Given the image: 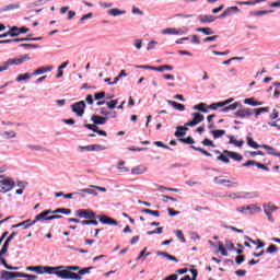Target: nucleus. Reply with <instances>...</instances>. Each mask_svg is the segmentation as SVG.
Listing matches in <instances>:
<instances>
[{
  "label": "nucleus",
  "instance_id": "nucleus-1",
  "mask_svg": "<svg viewBox=\"0 0 280 280\" xmlns=\"http://www.w3.org/2000/svg\"><path fill=\"white\" fill-rule=\"evenodd\" d=\"M80 270V266H63L61 272H58V275L60 279L82 280V277L79 275Z\"/></svg>",
  "mask_w": 280,
  "mask_h": 280
},
{
  "label": "nucleus",
  "instance_id": "nucleus-2",
  "mask_svg": "<svg viewBox=\"0 0 280 280\" xmlns=\"http://www.w3.org/2000/svg\"><path fill=\"white\" fill-rule=\"evenodd\" d=\"M178 141H180L182 143H186V145H190L191 150H195V152H200L201 154H203V156H213V154H211L207 150L194 145V143H196V140H194L191 136H188L187 138H179Z\"/></svg>",
  "mask_w": 280,
  "mask_h": 280
},
{
  "label": "nucleus",
  "instance_id": "nucleus-3",
  "mask_svg": "<svg viewBox=\"0 0 280 280\" xmlns=\"http://www.w3.org/2000/svg\"><path fill=\"white\" fill-rule=\"evenodd\" d=\"M28 60H32L30 55H21L18 58L8 59L4 62L7 65V68L10 69V67H12V66L19 67V66L23 65V62H27Z\"/></svg>",
  "mask_w": 280,
  "mask_h": 280
},
{
  "label": "nucleus",
  "instance_id": "nucleus-4",
  "mask_svg": "<svg viewBox=\"0 0 280 280\" xmlns=\"http://www.w3.org/2000/svg\"><path fill=\"white\" fill-rule=\"evenodd\" d=\"M74 215L83 218L84 220H94V218H97V214L91 209H79L75 211Z\"/></svg>",
  "mask_w": 280,
  "mask_h": 280
},
{
  "label": "nucleus",
  "instance_id": "nucleus-5",
  "mask_svg": "<svg viewBox=\"0 0 280 280\" xmlns=\"http://www.w3.org/2000/svg\"><path fill=\"white\" fill-rule=\"evenodd\" d=\"M71 108H72V113L77 114V117H83L84 110L86 109V102L79 101V102L72 104Z\"/></svg>",
  "mask_w": 280,
  "mask_h": 280
},
{
  "label": "nucleus",
  "instance_id": "nucleus-6",
  "mask_svg": "<svg viewBox=\"0 0 280 280\" xmlns=\"http://www.w3.org/2000/svg\"><path fill=\"white\" fill-rule=\"evenodd\" d=\"M84 150L86 152H102L104 150H106V147L102 145V144H90V145H79L78 147V152H84Z\"/></svg>",
  "mask_w": 280,
  "mask_h": 280
},
{
  "label": "nucleus",
  "instance_id": "nucleus-7",
  "mask_svg": "<svg viewBox=\"0 0 280 280\" xmlns=\"http://www.w3.org/2000/svg\"><path fill=\"white\" fill-rule=\"evenodd\" d=\"M205 121V115L200 113H192V119L185 124L186 127L194 128V126H198V124H202Z\"/></svg>",
  "mask_w": 280,
  "mask_h": 280
},
{
  "label": "nucleus",
  "instance_id": "nucleus-8",
  "mask_svg": "<svg viewBox=\"0 0 280 280\" xmlns=\"http://www.w3.org/2000/svg\"><path fill=\"white\" fill-rule=\"evenodd\" d=\"M62 268H65V266H57V267H51V266H43L42 272L43 275H56V277L60 276L58 275V272H62Z\"/></svg>",
  "mask_w": 280,
  "mask_h": 280
},
{
  "label": "nucleus",
  "instance_id": "nucleus-9",
  "mask_svg": "<svg viewBox=\"0 0 280 280\" xmlns=\"http://www.w3.org/2000/svg\"><path fill=\"white\" fill-rule=\"evenodd\" d=\"M0 279L1 280L21 279V272L1 270L0 271Z\"/></svg>",
  "mask_w": 280,
  "mask_h": 280
},
{
  "label": "nucleus",
  "instance_id": "nucleus-10",
  "mask_svg": "<svg viewBox=\"0 0 280 280\" xmlns=\"http://www.w3.org/2000/svg\"><path fill=\"white\" fill-rule=\"evenodd\" d=\"M232 102H235V98L230 97L222 102L212 103L208 106V108H210V110H218L219 108H224V107L229 106V104H232Z\"/></svg>",
  "mask_w": 280,
  "mask_h": 280
},
{
  "label": "nucleus",
  "instance_id": "nucleus-11",
  "mask_svg": "<svg viewBox=\"0 0 280 280\" xmlns=\"http://www.w3.org/2000/svg\"><path fill=\"white\" fill-rule=\"evenodd\" d=\"M97 220H100L101 224H107L109 226H117L119 222L117 220L106 215V214H98L96 215Z\"/></svg>",
  "mask_w": 280,
  "mask_h": 280
},
{
  "label": "nucleus",
  "instance_id": "nucleus-12",
  "mask_svg": "<svg viewBox=\"0 0 280 280\" xmlns=\"http://www.w3.org/2000/svg\"><path fill=\"white\" fill-rule=\"evenodd\" d=\"M246 141H247V145L249 148H253L254 150H259V148H262L264 150H272V147L268 144H259L252 137H247Z\"/></svg>",
  "mask_w": 280,
  "mask_h": 280
},
{
  "label": "nucleus",
  "instance_id": "nucleus-13",
  "mask_svg": "<svg viewBox=\"0 0 280 280\" xmlns=\"http://www.w3.org/2000/svg\"><path fill=\"white\" fill-rule=\"evenodd\" d=\"M19 235V232H12L7 240L4 241L2 247H1V255H5L8 253V249L10 248V242L14 240Z\"/></svg>",
  "mask_w": 280,
  "mask_h": 280
},
{
  "label": "nucleus",
  "instance_id": "nucleus-14",
  "mask_svg": "<svg viewBox=\"0 0 280 280\" xmlns=\"http://www.w3.org/2000/svg\"><path fill=\"white\" fill-rule=\"evenodd\" d=\"M51 214H54V210H44L42 213L35 217V219L33 220V224H36V222H43V220H51L49 219V215Z\"/></svg>",
  "mask_w": 280,
  "mask_h": 280
},
{
  "label": "nucleus",
  "instance_id": "nucleus-15",
  "mask_svg": "<svg viewBox=\"0 0 280 280\" xmlns=\"http://www.w3.org/2000/svg\"><path fill=\"white\" fill-rule=\"evenodd\" d=\"M197 19L198 21H200L202 25H207V23H214L217 19H220V15L215 16V15L200 14L197 16Z\"/></svg>",
  "mask_w": 280,
  "mask_h": 280
},
{
  "label": "nucleus",
  "instance_id": "nucleus-16",
  "mask_svg": "<svg viewBox=\"0 0 280 280\" xmlns=\"http://www.w3.org/2000/svg\"><path fill=\"white\" fill-rule=\"evenodd\" d=\"M253 115V109L248 107H240V109L234 113V117H241V119H244L245 117H252Z\"/></svg>",
  "mask_w": 280,
  "mask_h": 280
},
{
  "label": "nucleus",
  "instance_id": "nucleus-17",
  "mask_svg": "<svg viewBox=\"0 0 280 280\" xmlns=\"http://www.w3.org/2000/svg\"><path fill=\"white\" fill-rule=\"evenodd\" d=\"M107 116L92 115L90 121L93 122L94 126H104L107 121Z\"/></svg>",
  "mask_w": 280,
  "mask_h": 280
},
{
  "label": "nucleus",
  "instance_id": "nucleus-18",
  "mask_svg": "<svg viewBox=\"0 0 280 280\" xmlns=\"http://www.w3.org/2000/svg\"><path fill=\"white\" fill-rule=\"evenodd\" d=\"M0 185H3L7 188V191H12L16 187V182L10 177H5L0 180Z\"/></svg>",
  "mask_w": 280,
  "mask_h": 280
},
{
  "label": "nucleus",
  "instance_id": "nucleus-19",
  "mask_svg": "<svg viewBox=\"0 0 280 280\" xmlns=\"http://www.w3.org/2000/svg\"><path fill=\"white\" fill-rule=\"evenodd\" d=\"M237 13H240L238 7H229L224 10V12L221 15H219V19H226V16H232V14Z\"/></svg>",
  "mask_w": 280,
  "mask_h": 280
},
{
  "label": "nucleus",
  "instance_id": "nucleus-20",
  "mask_svg": "<svg viewBox=\"0 0 280 280\" xmlns=\"http://www.w3.org/2000/svg\"><path fill=\"white\" fill-rule=\"evenodd\" d=\"M223 154H226L229 156V159H232L233 161H236L237 163H241V161H244V156H242V154H240L235 151L224 150Z\"/></svg>",
  "mask_w": 280,
  "mask_h": 280
},
{
  "label": "nucleus",
  "instance_id": "nucleus-21",
  "mask_svg": "<svg viewBox=\"0 0 280 280\" xmlns=\"http://www.w3.org/2000/svg\"><path fill=\"white\" fill-rule=\"evenodd\" d=\"M21 226H23L24 229H30V226H34V221H32V219H27L25 221L12 225L11 229H19Z\"/></svg>",
  "mask_w": 280,
  "mask_h": 280
},
{
  "label": "nucleus",
  "instance_id": "nucleus-22",
  "mask_svg": "<svg viewBox=\"0 0 280 280\" xmlns=\"http://www.w3.org/2000/svg\"><path fill=\"white\" fill-rule=\"evenodd\" d=\"M155 254L158 255V257H165L166 259H168V261H175L176 264H178V258H176V256L170 255L167 252H155Z\"/></svg>",
  "mask_w": 280,
  "mask_h": 280
},
{
  "label": "nucleus",
  "instance_id": "nucleus-23",
  "mask_svg": "<svg viewBox=\"0 0 280 280\" xmlns=\"http://www.w3.org/2000/svg\"><path fill=\"white\" fill-rule=\"evenodd\" d=\"M166 103L170 106H173L175 108V110H179L180 113H183V110H185V106L176 101L166 100Z\"/></svg>",
  "mask_w": 280,
  "mask_h": 280
},
{
  "label": "nucleus",
  "instance_id": "nucleus-24",
  "mask_svg": "<svg viewBox=\"0 0 280 280\" xmlns=\"http://www.w3.org/2000/svg\"><path fill=\"white\" fill-rule=\"evenodd\" d=\"M187 130H189V128L177 126L175 131V137H177V139H180V137H185V135H187Z\"/></svg>",
  "mask_w": 280,
  "mask_h": 280
},
{
  "label": "nucleus",
  "instance_id": "nucleus-25",
  "mask_svg": "<svg viewBox=\"0 0 280 280\" xmlns=\"http://www.w3.org/2000/svg\"><path fill=\"white\" fill-rule=\"evenodd\" d=\"M196 32H200L201 34H205V36H213V34H215L211 27H197Z\"/></svg>",
  "mask_w": 280,
  "mask_h": 280
},
{
  "label": "nucleus",
  "instance_id": "nucleus-26",
  "mask_svg": "<svg viewBox=\"0 0 280 280\" xmlns=\"http://www.w3.org/2000/svg\"><path fill=\"white\" fill-rule=\"evenodd\" d=\"M8 36L11 38H16V36H21L19 26H11L9 31L7 32Z\"/></svg>",
  "mask_w": 280,
  "mask_h": 280
},
{
  "label": "nucleus",
  "instance_id": "nucleus-27",
  "mask_svg": "<svg viewBox=\"0 0 280 280\" xmlns=\"http://www.w3.org/2000/svg\"><path fill=\"white\" fill-rule=\"evenodd\" d=\"M210 133L212 135L213 139H220L221 137H224V135H226V130L215 129V130H210Z\"/></svg>",
  "mask_w": 280,
  "mask_h": 280
},
{
  "label": "nucleus",
  "instance_id": "nucleus-28",
  "mask_svg": "<svg viewBox=\"0 0 280 280\" xmlns=\"http://www.w3.org/2000/svg\"><path fill=\"white\" fill-rule=\"evenodd\" d=\"M236 198L241 200H247L250 198H259V195L257 192H244L243 195L237 196Z\"/></svg>",
  "mask_w": 280,
  "mask_h": 280
},
{
  "label": "nucleus",
  "instance_id": "nucleus-29",
  "mask_svg": "<svg viewBox=\"0 0 280 280\" xmlns=\"http://www.w3.org/2000/svg\"><path fill=\"white\" fill-rule=\"evenodd\" d=\"M153 71H159L160 73H163V71H174V67L170 65H163L160 67H153Z\"/></svg>",
  "mask_w": 280,
  "mask_h": 280
},
{
  "label": "nucleus",
  "instance_id": "nucleus-30",
  "mask_svg": "<svg viewBox=\"0 0 280 280\" xmlns=\"http://www.w3.org/2000/svg\"><path fill=\"white\" fill-rule=\"evenodd\" d=\"M275 12L273 10H261V11H253L249 13V16H264L266 14H270Z\"/></svg>",
  "mask_w": 280,
  "mask_h": 280
},
{
  "label": "nucleus",
  "instance_id": "nucleus-31",
  "mask_svg": "<svg viewBox=\"0 0 280 280\" xmlns=\"http://www.w3.org/2000/svg\"><path fill=\"white\" fill-rule=\"evenodd\" d=\"M192 110H198L199 113H209L207 109V104L206 103H199L192 107Z\"/></svg>",
  "mask_w": 280,
  "mask_h": 280
},
{
  "label": "nucleus",
  "instance_id": "nucleus-32",
  "mask_svg": "<svg viewBox=\"0 0 280 280\" xmlns=\"http://www.w3.org/2000/svg\"><path fill=\"white\" fill-rule=\"evenodd\" d=\"M213 182L215 183V185H224L226 183H231L232 185H234V187H237V183L231 182L230 179H221L220 177H214Z\"/></svg>",
  "mask_w": 280,
  "mask_h": 280
},
{
  "label": "nucleus",
  "instance_id": "nucleus-33",
  "mask_svg": "<svg viewBox=\"0 0 280 280\" xmlns=\"http://www.w3.org/2000/svg\"><path fill=\"white\" fill-rule=\"evenodd\" d=\"M107 14H110V16H121V14H126V10H120V9H110Z\"/></svg>",
  "mask_w": 280,
  "mask_h": 280
},
{
  "label": "nucleus",
  "instance_id": "nucleus-34",
  "mask_svg": "<svg viewBox=\"0 0 280 280\" xmlns=\"http://www.w3.org/2000/svg\"><path fill=\"white\" fill-rule=\"evenodd\" d=\"M45 3H47V0H37L35 2H31L26 5V8L30 10L32 8H38L40 5H45Z\"/></svg>",
  "mask_w": 280,
  "mask_h": 280
},
{
  "label": "nucleus",
  "instance_id": "nucleus-35",
  "mask_svg": "<svg viewBox=\"0 0 280 280\" xmlns=\"http://www.w3.org/2000/svg\"><path fill=\"white\" fill-rule=\"evenodd\" d=\"M56 213H62L63 215H71V209L69 208H57L56 210H52V214Z\"/></svg>",
  "mask_w": 280,
  "mask_h": 280
},
{
  "label": "nucleus",
  "instance_id": "nucleus-36",
  "mask_svg": "<svg viewBox=\"0 0 280 280\" xmlns=\"http://www.w3.org/2000/svg\"><path fill=\"white\" fill-rule=\"evenodd\" d=\"M162 34L178 36V28H173V27L164 28V30H162Z\"/></svg>",
  "mask_w": 280,
  "mask_h": 280
},
{
  "label": "nucleus",
  "instance_id": "nucleus-37",
  "mask_svg": "<svg viewBox=\"0 0 280 280\" xmlns=\"http://www.w3.org/2000/svg\"><path fill=\"white\" fill-rule=\"evenodd\" d=\"M255 211H259V207H256L255 205H249V206L245 207L246 215H253V213H255Z\"/></svg>",
  "mask_w": 280,
  "mask_h": 280
},
{
  "label": "nucleus",
  "instance_id": "nucleus-38",
  "mask_svg": "<svg viewBox=\"0 0 280 280\" xmlns=\"http://www.w3.org/2000/svg\"><path fill=\"white\" fill-rule=\"evenodd\" d=\"M26 270L30 272H37V275H43V266H28Z\"/></svg>",
  "mask_w": 280,
  "mask_h": 280
},
{
  "label": "nucleus",
  "instance_id": "nucleus-39",
  "mask_svg": "<svg viewBox=\"0 0 280 280\" xmlns=\"http://www.w3.org/2000/svg\"><path fill=\"white\" fill-rule=\"evenodd\" d=\"M253 113H255L256 117H259V115H261V113H270V107H258L253 109Z\"/></svg>",
  "mask_w": 280,
  "mask_h": 280
},
{
  "label": "nucleus",
  "instance_id": "nucleus-40",
  "mask_svg": "<svg viewBox=\"0 0 280 280\" xmlns=\"http://www.w3.org/2000/svg\"><path fill=\"white\" fill-rule=\"evenodd\" d=\"M32 79V74H30L28 72L23 73V74H19L15 78V82H23L24 80H31Z\"/></svg>",
  "mask_w": 280,
  "mask_h": 280
},
{
  "label": "nucleus",
  "instance_id": "nucleus-41",
  "mask_svg": "<svg viewBox=\"0 0 280 280\" xmlns=\"http://www.w3.org/2000/svg\"><path fill=\"white\" fill-rule=\"evenodd\" d=\"M141 213H148L149 215H154L155 218H159V215H161V212L159 210H150L148 208L142 209Z\"/></svg>",
  "mask_w": 280,
  "mask_h": 280
},
{
  "label": "nucleus",
  "instance_id": "nucleus-42",
  "mask_svg": "<svg viewBox=\"0 0 280 280\" xmlns=\"http://www.w3.org/2000/svg\"><path fill=\"white\" fill-rule=\"evenodd\" d=\"M150 255H152V253L148 252V247H144L136 258V261H139V259H143V257H150Z\"/></svg>",
  "mask_w": 280,
  "mask_h": 280
},
{
  "label": "nucleus",
  "instance_id": "nucleus-43",
  "mask_svg": "<svg viewBox=\"0 0 280 280\" xmlns=\"http://www.w3.org/2000/svg\"><path fill=\"white\" fill-rule=\"evenodd\" d=\"M148 171V168L143 167V166H136L131 170V174H144Z\"/></svg>",
  "mask_w": 280,
  "mask_h": 280
},
{
  "label": "nucleus",
  "instance_id": "nucleus-44",
  "mask_svg": "<svg viewBox=\"0 0 280 280\" xmlns=\"http://www.w3.org/2000/svg\"><path fill=\"white\" fill-rule=\"evenodd\" d=\"M94 269H95V267H93V266L81 268L79 270V277H83V275H91V270H94Z\"/></svg>",
  "mask_w": 280,
  "mask_h": 280
},
{
  "label": "nucleus",
  "instance_id": "nucleus-45",
  "mask_svg": "<svg viewBox=\"0 0 280 280\" xmlns=\"http://www.w3.org/2000/svg\"><path fill=\"white\" fill-rule=\"evenodd\" d=\"M26 148H28V150H35L36 152H48L46 148H43L40 145L27 144Z\"/></svg>",
  "mask_w": 280,
  "mask_h": 280
},
{
  "label": "nucleus",
  "instance_id": "nucleus-46",
  "mask_svg": "<svg viewBox=\"0 0 280 280\" xmlns=\"http://www.w3.org/2000/svg\"><path fill=\"white\" fill-rule=\"evenodd\" d=\"M118 104H119V100H113L110 102H106V106L107 108H109V110H114V108H117Z\"/></svg>",
  "mask_w": 280,
  "mask_h": 280
},
{
  "label": "nucleus",
  "instance_id": "nucleus-47",
  "mask_svg": "<svg viewBox=\"0 0 280 280\" xmlns=\"http://www.w3.org/2000/svg\"><path fill=\"white\" fill-rule=\"evenodd\" d=\"M236 108H244V105H242V103H240V102H235L228 106L229 112L236 110Z\"/></svg>",
  "mask_w": 280,
  "mask_h": 280
},
{
  "label": "nucleus",
  "instance_id": "nucleus-48",
  "mask_svg": "<svg viewBox=\"0 0 280 280\" xmlns=\"http://www.w3.org/2000/svg\"><path fill=\"white\" fill-rule=\"evenodd\" d=\"M19 47L24 49H38L40 46L38 44H20Z\"/></svg>",
  "mask_w": 280,
  "mask_h": 280
},
{
  "label": "nucleus",
  "instance_id": "nucleus-49",
  "mask_svg": "<svg viewBox=\"0 0 280 280\" xmlns=\"http://www.w3.org/2000/svg\"><path fill=\"white\" fill-rule=\"evenodd\" d=\"M279 252V247H277V245L271 244L268 246V248L266 249V253L268 255H272V253H278Z\"/></svg>",
  "mask_w": 280,
  "mask_h": 280
},
{
  "label": "nucleus",
  "instance_id": "nucleus-50",
  "mask_svg": "<svg viewBox=\"0 0 280 280\" xmlns=\"http://www.w3.org/2000/svg\"><path fill=\"white\" fill-rule=\"evenodd\" d=\"M175 235H176L177 240H179L182 242V244H185L187 242V240H185V235L183 234V231L176 230Z\"/></svg>",
  "mask_w": 280,
  "mask_h": 280
},
{
  "label": "nucleus",
  "instance_id": "nucleus-51",
  "mask_svg": "<svg viewBox=\"0 0 280 280\" xmlns=\"http://www.w3.org/2000/svg\"><path fill=\"white\" fill-rule=\"evenodd\" d=\"M219 253H221V255L223 257H229V252L226 250V248H224V244H222V242H219Z\"/></svg>",
  "mask_w": 280,
  "mask_h": 280
},
{
  "label": "nucleus",
  "instance_id": "nucleus-52",
  "mask_svg": "<svg viewBox=\"0 0 280 280\" xmlns=\"http://www.w3.org/2000/svg\"><path fill=\"white\" fill-rule=\"evenodd\" d=\"M122 165H126V162L124 160H120L119 163H118V171L119 172H122V173L130 172V170L128 167L122 166Z\"/></svg>",
  "mask_w": 280,
  "mask_h": 280
},
{
  "label": "nucleus",
  "instance_id": "nucleus-53",
  "mask_svg": "<svg viewBox=\"0 0 280 280\" xmlns=\"http://www.w3.org/2000/svg\"><path fill=\"white\" fill-rule=\"evenodd\" d=\"M19 8H21V4L16 3V4H8L4 7L3 12H8L10 10H19Z\"/></svg>",
  "mask_w": 280,
  "mask_h": 280
},
{
  "label": "nucleus",
  "instance_id": "nucleus-54",
  "mask_svg": "<svg viewBox=\"0 0 280 280\" xmlns=\"http://www.w3.org/2000/svg\"><path fill=\"white\" fill-rule=\"evenodd\" d=\"M202 145H206L208 148H215V144L213 143L212 140H210L209 138H205L202 141H201Z\"/></svg>",
  "mask_w": 280,
  "mask_h": 280
},
{
  "label": "nucleus",
  "instance_id": "nucleus-55",
  "mask_svg": "<svg viewBox=\"0 0 280 280\" xmlns=\"http://www.w3.org/2000/svg\"><path fill=\"white\" fill-rule=\"evenodd\" d=\"M104 97H106V92H104V91L96 92V93L94 94V100H95L96 102H100V100H104Z\"/></svg>",
  "mask_w": 280,
  "mask_h": 280
},
{
  "label": "nucleus",
  "instance_id": "nucleus-56",
  "mask_svg": "<svg viewBox=\"0 0 280 280\" xmlns=\"http://www.w3.org/2000/svg\"><path fill=\"white\" fill-rule=\"evenodd\" d=\"M217 161H221L222 163H231V160L224 153L217 156Z\"/></svg>",
  "mask_w": 280,
  "mask_h": 280
},
{
  "label": "nucleus",
  "instance_id": "nucleus-57",
  "mask_svg": "<svg viewBox=\"0 0 280 280\" xmlns=\"http://www.w3.org/2000/svg\"><path fill=\"white\" fill-rule=\"evenodd\" d=\"M153 143H154V145H156V148H163L164 150L172 151V148H170L167 144L163 143V141H154Z\"/></svg>",
  "mask_w": 280,
  "mask_h": 280
},
{
  "label": "nucleus",
  "instance_id": "nucleus-58",
  "mask_svg": "<svg viewBox=\"0 0 280 280\" xmlns=\"http://www.w3.org/2000/svg\"><path fill=\"white\" fill-rule=\"evenodd\" d=\"M1 136L5 137L7 139H14V137H16V132H14V131H4Z\"/></svg>",
  "mask_w": 280,
  "mask_h": 280
},
{
  "label": "nucleus",
  "instance_id": "nucleus-59",
  "mask_svg": "<svg viewBox=\"0 0 280 280\" xmlns=\"http://www.w3.org/2000/svg\"><path fill=\"white\" fill-rule=\"evenodd\" d=\"M253 165L256 167L257 161H255V160H248V161H246L245 163L242 164V167H250V166H253Z\"/></svg>",
  "mask_w": 280,
  "mask_h": 280
},
{
  "label": "nucleus",
  "instance_id": "nucleus-60",
  "mask_svg": "<svg viewBox=\"0 0 280 280\" xmlns=\"http://www.w3.org/2000/svg\"><path fill=\"white\" fill-rule=\"evenodd\" d=\"M27 185H30V183H27L25 180H18V183H16V187H19L20 189H25V187H27Z\"/></svg>",
  "mask_w": 280,
  "mask_h": 280
},
{
  "label": "nucleus",
  "instance_id": "nucleus-61",
  "mask_svg": "<svg viewBox=\"0 0 280 280\" xmlns=\"http://www.w3.org/2000/svg\"><path fill=\"white\" fill-rule=\"evenodd\" d=\"M83 128H88V130H92V132H95L97 130V127H96V125H94V122H93V125L84 124Z\"/></svg>",
  "mask_w": 280,
  "mask_h": 280
},
{
  "label": "nucleus",
  "instance_id": "nucleus-62",
  "mask_svg": "<svg viewBox=\"0 0 280 280\" xmlns=\"http://www.w3.org/2000/svg\"><path fill=\"white\" fill-rule=\"evenodd\" d=\"M244 104H247V106H255L256 101H255V98H253V97L245 98V100H244Z\"/></svg>",
  "mask_w": 280,
  "mask_h": 280
},
{
  "label": "nucleus",
  "instance_id": "nucleus-63",
  "mask_svg": "<svg viewBox=\"0 0 280 280\" xmlns=\"http://www.w3.org/2000/svg\"><path fill=\"white\" fill-rule=\"evenodd\" d=\"M266 207V209H268L271 213L272 211H277L279 208L275 205H272V202H269L267 206H264Z\"/></svg>",
  "mask_w": 280,
  "mask_h": 280
},
{
  "label": "nucleus",
  "instance_id": "nucleus-64",
  "mask_svg": "<svg viewBox=\"0 0 280 280\" xmlns=\"http://www.w3.org/2000/svg\"><path fill=\"white\" fill-rule=\"evenodd\" d=\"M163 280H178V275L172 273V275L165 277Z\"/></svg>",
  "mask_w": 280,
  "mask_h": 280
}]
</instances>
